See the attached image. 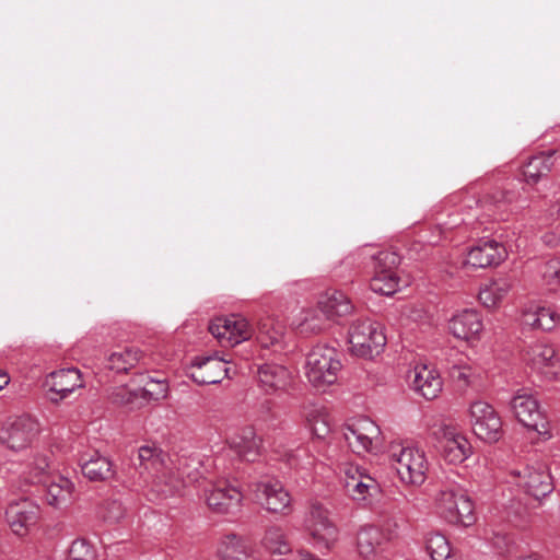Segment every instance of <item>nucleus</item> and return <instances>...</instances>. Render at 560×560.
Returning <instances> with one entry per match:
<instances>
[{"label": "nucleus", "mask_w": 560, "mask_h": 560, "mask_svg": "<svg viewBox=\"0 0 560 560\" xmlns=\"http://www.w3.org/2000/svg\"><path fill=\"white\" fill-rule=\"evenodd\" d=\"M258 382L266 393L284 389L290 383V372L282 365L264 364L258 369Z\"/></svg>", "instance_id": "nucleus-25"}, {"label": "nucleus", "mask_w": 560, "mask_h": 560, "mask_svg": "<svg viewBox=\"0 0 560 560\" xmlns=\"http://www.w3.org/2000/svg\"><path fill=\"white\" fill-rule=\"evenodd\" d=\"M511 408L516 419L526 428L538 434L549 433V422L540 409L538 400L526 392H518L511 400Z\"/></svg>", "instance_id": "nucleus-11"}, {"label": "nucleus", "mask_w": 560, "mask_h": 560, "mask_svg": "<svg viewBox=\"0 0 560 560\" xmlns=\"http://www.w3.org/2000/svg\"><path fill=\"white\" fill-rule=\"evenodd\" d=\"M511 290L509 280L500 278L492 280L479 291V300L488 308L497 307Z\"/></svg>", "instance_id": "nucleus-33"}, {"label": "nucleus", "mask_w": 560, "mask_h": 560, "mask_svg": "<svg viewBox=\"0 0 560 560\" xmlns=\"http://www.w3.org/2000/svg\"><path fill=\"white\" fill-rule=\"evenodd\" d=\"M374 271L397 272L400 257L393 250H381L373 255Z\"/></svg>", "instance_id": "nucleus-43"}, {"label": "nucleus", "mask_w": 560, "mask_h": 560, "mask_svg": "<svg viewBox=\"0 0 560 560\" xmlns=\"http://www.w3.org/2000/svg\"><path fill=\"white\" fill-rule=\"evenodd\" d=\"M306 421L314 436L325 439L330 433L329 417L324 409H311L306 413Z\"/></svg>", "instance_id": "nucleus-40"}, {"label": "nucleus", "mask_w": 560, "mask_h": 560, "mask_svg": "<svg viewBox=\"0 0 560 560\" xmlns=\"http://www.w3.org/2000/svg\"><path fill=\"white\" fill-rule=\"evenodd\" d=\"M39 506L24 498L9 503L5 510V521L11 530L18 536H25L37 523Z\"/></svg>", "instance_id": "nucleus-15"}, {"label": "nucleus", "mask_w": 560, "mask_h": 560, "mask_svg": "<svg viewBox=\"0 0 560 560\" xmlns=\"http://www.w3.org/2000/svg\"><path fill=\"white\" fill-rule=\"evenodd\" d=\"M522 320L533 329L550 331L559 324L560 315L549 306L536 305L524 311Z\"/></svg>", "instance_id": "nucleus-26"}, {"label": "nucleus", "mask_w": 560, "mask_h": 560, "mask_svg": "<svg viewBox=\"0 0 560 560\" xmlns=\"http://www.w3.org/2000/svg\"><path fill=\"white\" fill-rule=\"evenodd\" d=\"M283 338V328L276 324L272 319H266L258 326L257 340L265 347H273L279 345Z\"/></svg>", "instance_id": "nucleus-39"}, {"label": "nucleus", "mask_w": 560, "mask_h": 560, "mask_svg": "<svg viewBox=\"0 0 560 560\" xmlns=\"http://www.w3.org/2000/svg\"><path fill=\"white\" fill-rule=\"evenodd\" d=\"M512 481L528 495L539 500L553 490L551 475L544 464L527 465L510 472Z\"/></svg>", "instance_id": "nucleus-6"}, {"label": "nucleus", "mask_w": 560, "mask_h": 560, "mask_svg": "<svg viewBox=\"0 0 560 560\" xmlns=\"http://www.w3.org/2000/svg\"><path fill=\"white\" fill-rule=\"evenodd\" d=\"M228 361L217 353L207 357H196L189 366V376L199 385L218 384L229 376Z\"/></svg>", "instance_id": "nucleus-14"}, {"label": "nucleus", "mask_w": 560, "mask_h": 560, "mask_svg": "<svg viewBox=\"0 0 560 560\" xmlns=\"http://www.w3.org/2000/svg\"><path fill=\"white\" fill-rule=\"evenodd\" d=\"M540 276L546 285L560 287V257L545 261L540 267Z\"/></svg>", "instance_id": "nucleus-44"}, {"label": "nucleus", "mask_w": 560, "mask_h": 560, "mask_svg": "<svg viewBox=\"0 0 560 560\" xmlns=\"http://www.w3.org/2000/svg\"><path fill=\"white\" fill-rule=\"evenodd\" d=\"M150 385H156L159 387V390L155 393V399L165 398L166 397L167 384L165 382L151 381L150 383H148V386H150Z\"/></svg>", "instance_id": "nucleus-52"}, {"label": "nucleus", "mask_w": 560, "mask_h": 560, "mask_svg": "<svg viewBox=\"0 0 560 560\" xmlns=\"http://www.w3.org/2000/svg\"><path fill=\"white\" fill-rule=\"evenodd\" d=\"M229 445L241 459L255 462L260 456L262 441L253 427L246 425L230 439Z\"/></svg>", "instance_id": "nucleus-23"}, {"label": "nucleus", "mask_w": 560, "mask_h": 560, "mask_svg": "<svg viewBox=\"0 0 560 560\" xmlns=\"http://www.w3.org/2000/svg\"><path fill=\"white\" fill-rule=\"evenodd\" d=\"M142 359V352L138 348L126 347L113 351L106 359V368L116 373H127Z\"/></svg>", "instance_id": "nucleus-30"}, {"label": "nucleus", "mask_w": 560, "mask_h": 560, "mask_svg": "<svg viewBox=\"0 0 560 560\" xmlns=\"http://www.w3.org/2000/svg\"><path fill=\"white\" fill-rule=\"evenodd\" d=\"M469 421L474 433L488 443L502 436V421L494 408L486 401H475L469 408Z\"/></svg>", "instance_id": "nucleus-7"}, {"label": "nucleus", "mask_w": 560, "mask_h": 560, "mask_svg": "<svg viewBox=\"0 0 560 560\" xmlns=\"http://www.w3.org/2000/svg\"><path fill=\"white\" fill-rule=\"evenodd\" d=\"M525 360L532 369L549 380H555L560 375V358L552 346L537 343L529 347Z\"/></svg>", "instance_id": "nucleus-17"}, {"label": "nucleus", "mask_w": 560, "mask_h": 560, "mask_svg": "<svg viewBox=\"0 0 560 560\" xmlns=\"http://www.w3.org/2000/svg\"><path fill=\"white\" fill-rule=\"evenodd\" d=\"M49 390L55 395L51 400H61L77 388L83 386L81 373L78 369H62L50 373L46 381Z\"/></svg>", "instance_id": "nucleus-22"}, {"label": "nucleus", "mask_w": 560, "mask_h": 560, "mask_svg": "<svg viewBox=\"0 0 560 560\" xmlns=\"http://www.w3.org/2000/svg\"><path fill=\"white\" fill-rule=\"evenodd\" d=\"M218 556L222 560H252L253 548L246 539L237 535H226L218 546Z\"/></svg>", "instance_id": "nucleus-27"}, {"label": "nucleus", "mask_w": 560, "mask_h": 560, "mask_svg": "<svg viewBox=\"0 0 560 560\" xmlns=\"http://www.w3.org/2000/svg\"><path fill=\"white\" fill-rule=\"evenodd\" d=\"M520 192L513 189H498L486 197V202H489L502 209L506 206H511L512 210L523 209V206H518Z\"/></svg>", "instance_id": "nucleus-42"}, {"label": "nucleus", "mask_w": 560, "mask_h": 560, "mask_svg": "<svg viewBox=\"0 0 560 560\" xmlns=\"http://www.w3.org/2000/svg\"><path fill=\"white\" fill-rule=\"evenodd\" d=\"M209 331L222 347H234L248 340L254 329L246 318L233 314L213 319L209 325Z\"/></svg>", "instance_id": "nucleus-8"}, {"label": "nucleus", "mask_w": 560, "mask_h": 560, "mask_svg": "<svg viewBox=\"0 0 560 560\" xmlns=\"http://www.w3.org/2000/svg\"><path fill=\"white\" fill-rule=\"evenodd\" d=\"M182 481L174 474L163 471L155 476L152 489L161 497H170L179 492Z\"/></svg>", "instance_id": "nucleus-41"}, {"label": "nucleus", "mask_w": 560, "mask_h": 560, "mask_svg": "<svg viewBox=\"0 0 560 560\" xmlns=\"http://www.w3.org/2000/svg\"><path fill=\"white\" fill-rule=\"evenodd\" d=\"M352 435H355L357 441L355 450L352 448V452H370L373 440L378 435V428L372 420L360 418L352 423Z\"/></svg>", "instance_id": "nucleus-31"}, {"label": "nucleus", "mask_w": 560, "mask_h": 560, "mask_svg": "<svg viewBox=\"0 0 560 560\" xmlns=\"http://www.w3.org/2000/svg\"><path fill=\"white\" fill-rule=\"evenodd\" d=\"M399 282L397 272L374 271L370 280V288L375 293L392 295L398 290Z\"/></svg>", "instance_id": "nucleus-37"}, {"label": "nucleus", "mask_w": 560, "mask_h": 560, "mask_svg": "<svg viewBox=\"0 0 560 560\" xmlns=\"http://www.w3.org/2000/svg\"><path fill=\"white\" fill-rule=\"evenodd\" d=\"M453 380L459 383L462 386L470 385L476 378L474 370L468 365L453 366L451 370Z\"/></svg>", "instance_id": "nucleus-49"}, {"label": "nucleus", "mask_w": 560, "mask_h": 560, "mask_svg": "<svg viewBox=\"0 0 560 560\" xmlns=\"http://www.w3.org/2000/svg\"><path fill=\"white\" fill-rule=\"evenodd\" d=\"M45 502L54 509L67 508L73 499L74 483L67 477L56 474L40 485Z\"/></svg>", "instance_id": "nucleus-19"}, {"label": "nucleus", "mask_w": 560, "mask_h": 560, "mask_svg": "<svg viewBox=\"0 0 560 560\" xmlns=\"http://www.w3.org/2000/svg\"><path fill=\"white\" fill-rule=\"evenodd\" d=\"M439 513L450 523L469 526L474 523V503L464 490L446 487L436 497Z\"/></svg>", "instance_id": "nucleus-5"}, {"label": "nucleus", "mask_w": 560, "mask_h": 560, "mask_svg": "<svg viewBox=\"0 0 560 560\" xmlns=\"http://www.w3.org/2000/svg\"><path fill=\"white\" fill-rule=\"evenodd\" d=\"M517 560H539L537 556H525V557H521L518 558Z\"/></svg>", "instance_id": "nucleus-55"}, {"label": "nucleus", "mask_w": 560, "mask_h": 560, "mask_svg": "<svg viewBox=\"0 0 560 560\" xmlns=\"http://www.w3.org/2000/svg\"><path fill=\"white\" fill-rule=\"evenodd\" d=\"M39 432V423L30 416H20L7 422L0 430V442L19 452L28 447Z\"/></svg>", "instance_id": "nucleus-9"}, {"label": "nucleus", "mask_w": 560, "mask_h": 560, "mask_svg": "<svg viewBox=\"0 0 560 560\" xmlns=\"http://www.w3.org/2000/svg\"><path fill=\"white\" fill-rule=\"evenodd\" d=\"M80 466L82 474L92 481L107 480L114 475L112 462L98 453H95L89 459L82 456Z\"/></svg>", "instance_id": "nucleus-29"}, {"label": "nucleus", "mask_w": 560, "mask_h": 560, "mask_svg": "<svg viewBox=\"0 0 560 560\" xmlns=\"http://www.w3.org/2000/svg\"><path fill=\"white\" fill-rule=\"evenodd\" d=\"M49 460L46 455L36 454L27 465V469L23 472L22 479L27 485L40 486L55 474L49 471Z\"/></svg>", "instance_id": "nucleus-35"}, {"label": "nucleus", "mask_w": 560, "mask_h": 560, "mask_svg": "<svg viewBox=\"0 0 560 560\" xmlns=\"http://www.w3.org/2000/svg\"><path fill=\"white\" fill-rule=\"evenodd\" d=\"M125 394H127V390L125 388H119L118 392L115 394V397L113 398V400L115 402H122V400H119L118 397L119 396L124 397Z\"/></svg>", "instance_id": "nucleus-54"}, {"label": "nucleus", "mask_w": 560, "mask_h": 560, "mask_svg": "<svg viewBox=\"0 0 560 560\" xmlns=\"http://www.w3.org/2000/svg\"><path fill=\"white\" fill-rule=\"evenodd\" d=\"M9 382H10L9 375L4 371L0 370V390L4 386H7L9 384Z\"/></svg>", "instance_id": "nucleus-53"}, {"label": "nucleus", "mask_w": 560, "mask_h": 560, "mask_svg": "<svg viewBox=\"0 0 560 560\" xmlns=\"http://www.w3.org/2000/svg\"><path fill=\"white\" fill-rule=\"evenodd\" d=\"M137 459L139 462V466L144 469L154 467L160 463L156 448L151 446H141L137 452Z\"/></svg>", "instance_id": "nucleus-48"}, {"label": "nucleus", "mask_w": 560, "mask_h": 560, "mask_svg": "<svg viewBox=\"0 0 560 560\" xmlns=\"http://www.w3.org/2000/svg\"><path fill=\"white\" fill-rule=\"evenodd\" d=\"M303 527L310 536V542L318 550H329L338 540V528L330 512L320 502L311 503Z\"/></svg>", "instance_id": "nucleus-4"}, {"label": "nucleus", "mask_w": 560, "mask_h": 560, "mask_svg": "<svg viewBox=\"0 0 560 560\" xmlns=\"http://www.w3.org/2000/svg\"><path fill=\"white\" fill-rule=\"evenodd\" d=\"M448 330L458 339L470 340L479 338L483 324L477 311L463 310L450 319Z\"/></svg>", "instance_id": "nucleus-21"}, {"label": "nucleus", "mask_w": 560, "mask_h": 560, "mask_svg": "<svg viewBox=\"0 0 560 560\" xmlns=\"http://www.w3.org/2000/svg\"><path fill=\"white\" fill-rule=\"evenodd\" d=\"M69 557L72 560H93L95 550L89 540L79 538L72 541L69 548Z\"/></svg>", "instance_id": "nucleus-46"}, {"label": "nucleus", "mask_w": 560, "mask_h": 560, "mask_svg": "<svg viewBox=\"0 0 560 560\" xmlns=\"http://www.w3.org/2000/svg\"><path fill=\"white\" fill-rule=\"evenodd\" d=\"M427 549L432 560H458L442 534H431L427 540Z\"/></svg>", "instance_id": "nucleus-38"}, {"label": "nucleus", "mask_w": 560, "mask_h": 560, "mask_svg": "<svg viewBox=\"0 0 560 560\" xmlns=\"http://www.w3.org/2000/svg\"><path fill=\"white\" fill-rule=\"evenodd\" d=\"M326 315L322 313L320 308L303 310L299 317L295 319L294 325L300 334L313 335L320 332L325 327Z\"/></svg>", "instance_id": "nucleus-34"}, {"label": "nucleus", "mask_w": 560, "mask_h": 560, "mask_svg": "<svg viewBox=\"0 0 560 560\" xmlns=\"http://www.w3.org/2000/svg\"><path fill=\"white\" fill-rule=\"evenodd\" d=\"M387 339L383 326L371 317H358L352 322V355L373 359L380 355Z\"/></svg>", "instance_id": "nucleus-3"}, {"label": "nucleus", "mask_w": 560, "mask_h": 560, "mask_svg": "<svg viewBox=\"0 0 560 560\" xmlns=\"http://www.w3.org/2000/svg\"><path fill=\"white\" fill-rule=\"evenodd\" d=\"M357 474L360 476V479L355 482L353 488V492L358 494L354 499L358 500L362 506H369L377 498L381 492V487L374 478L364 475L362 469L357 468Z\"/></svg>", "instance_id": "nucleus-36"}, {"label": "nucleus", "mask_w": 560, "mask_h": 560, "mask_svg": "<svg viewBox=\"0 0 560 560\" xmlns=\"http://www.w3.org/2000/svg\"><path fill=\"white\" fill-rule=\"evenodd\" d=\"M317 306L328 319H336L349 312V300L341 291L329 289L323 293L317 302Z\"/></svg>", "instance_id": "nucleus-28"}, {"label": "nucleus", "mask_w": 560, "mask_h": 560, "mask_svg": "<svg viewBox=\"0 0 560 560\" xmlns=\"http://www.w3.org/2000/svg\"><path fill=\"white\" fill-rule=\"evenodd\" d=\"M382 532H387V529L393 530V539L397 537L398 529H399V521L395 515L387 516L383 523L382 526L378 527Z\"/></svg>", "instance_id": "nucleus-50"}, {"label": "nucleus", "mask_w": 560, "mask_h": 560, "mask_svg": "<svg viewBox=\"0 0 560 560\" xmlns=\"http://www.w3.org/2000/svg\"><path fill=\"white\" fill-rule=\"evenodd\" d=\"M401 315L421 326L432 325V315L430 312L420 304H409L402 308Z\"/></svg>", "instance_id": "nucleus-45"}, {"label": "nucleus", "mask_w": 560, "mask_h": 560, "mask_svg": "<svg viewBox=\"0 0 560 560\" xmlns=\"http://www.w3.org/2000/svg\"><path fill=\"white\" fill-rule=\"evenodd\" d=\"M433 433L441 444L443 458L450 464H460L471 455L470 442L455 428L441 425Z\"/></svg>", "instance_id": "nucleus-12"}, {"label": "nucleus", "mask_w": 560, "mask_h": 560, "mask_svg": "<svg viewBox=\"0 0 560 560\" xmlns=\"http://www.w3.org/2000/svg\"><path fill=\"white\" fill-rule=\"evenodd\" d=\"M125 514L124 505L117 500L106 501L101 511L102 518L108 523H118L124 518Z\"/></svg>", "instance_id": "nucleus-47"}, {"label": "nucleus", "mask_w": 560, "mask_h": 560, "mask_svg": "<svg viewBox=\"0 0 560 560\" xmlns=\"http://www.w3.org/2000/svg\"><path fill=\"white\" fill-rule=\"evenodd\" d=\"M390 463L405 485L421 486L427 479L429 462L424 451L412 446H393Z\"/></svg>", "instance_id": "nucleus-2"}, {"label": "nucleus", "mask_w": 560, "mask_h": 560, "mask_svg": "<svg viewBox=\"0 0 560 560\" xmlns=\"http://www.w3.org/2000/svg\"><path fill=\"white\" fill-rule=\"evenodd\" d=\"M412 389L428 400L435 399L442 392L443 382L440 373L427 364L416 365L409 372Z\"/></svg>", "instance_id": "nucleus-18"}, {"label": "nucleus", "mask_w": 560, "mask_h": 560, "mask_svg": "<svg viewBox=\"0 0 560 560\" xmlns=\"http://www.w3.org/2000/svg\"><path fill=\"white\" fill-rule=\"evenodd\" d=\"M262 547L271 555L283 556L291 552V545L284 529L279 525H271L265 530L261 539Z\"/></svg>", "instance_id": "nucleus-32"}, {"label": "nucleus", "mask_w": 560, "mask_h": 560, "mask_svg": "<svg viewBox=\"0 0 560 560\" xmlns=\"http://www.w3.org/2000/svg\"><path fill=\"white\" fill-rule=\"evenodd\" d=\"M256 501L268 512L289 515L292 511V498L283 485L276 479H268L254 485Z\"/></svg>", "instance_id": "nucleus-10"}, {"label": "nucleus", "mask_w": 560, "mask_h": 560, "mask_svg": "<svg viewBox=\"0 0 560 560\" xmlns=\"http://www.w3.org/2000/svg\"><path fill=\"white\" fill-rule=\"evenodd\" d=\"M542 242L549 247H557L560 245V234L548 232L542 236Z\"/></svg>", "instance_id": "nucleus-51"}, {"label": "nucleus", "mask_w": 560, "mask_h": 560, "mask_svg": "<svg viewBox=\"0 0 560 560\" xmlns=\"http://www.w3.org/2000/svg\"><path fill=\"white\" fill-rule=\"evenodd\" d=\"M556 151L540 152L532 156L523 166L524 182L528 185H536L540 179L547 177L555 166Z\"/></svg>", "instance_id": "nucleus-24"}, {"label": "nucleus", "mask_w": 560, "mask_h": 560, "mask_svg": "<svg viewBox=\"0 0 560 560\" xmlns=\"http://www.w3.org/2000/svg\"><path fill=\"white\" fill-rule=\"evenodd\" d=\"M341 354L326 345H317L307 353L305 361V376L316 389H326L338 381L341 372Z\"/></svg>", "instance_id": "nucleus-1"}, {"label": "nucleus", "mask_w": 560, "mask_h": 560, "mask_svg": "<svg viewBox=\"0 0 560 560\" xmlns=\"http://www.w3.org/2000/svg\"><path fill=\"white\" fill-rule=\"evenodd\" d=\"M505 257L503 244L495 240H480L469 249L464 264L472 268H488L499 265Z\"/></svg>", "instance_id": "nucleus-16"}, {"label": "nucleus", "mask_w": 560, "mask_h": 560, "mask_svg": "<svg viewBox=\"0 0 560 560\" xmlns=\"http://www.w3.org/2000/svg\"><path fill=\"white\" fill-rule=\"evenodd\" d=\"M205 498L208 506L217 513L228 514L237 511L243 501V492L238 486L228 480H218L206 490Z\"/></svg>", "instance_id": "nucleus-13"}, {"label": "nucleus", "mask_w": 560, "mask_h": 560, "mask_svg": "<svg viewBox=\"0 0 560 560\" xmlns=\"http://www.w3.org/2000/svg\"><path fill=\"white\" fill-rule=\"evenodd\" d=\"M393 540V530L382 532L377 526L364 525L357 533V549L361 557L374 560L384 544Z\"/></svg>", "instance_id": "nucleus-20"}, {"label": "nucleus", "mask_w": 560, "mask_h": 560, "mask_svg": "<svg viewBox=\"0 0 560 560\" xmlns=\"http://www.w3.org/2000/svg\"><path fill=\"white\" fill-rule=\"evenodd\" d=\"M145 392H147L148 394H150V395H153V394H154V393H153V390H151L150 388H145Z\"/></svg>", "instance_id": "nucleus-56"}]
</instances>
